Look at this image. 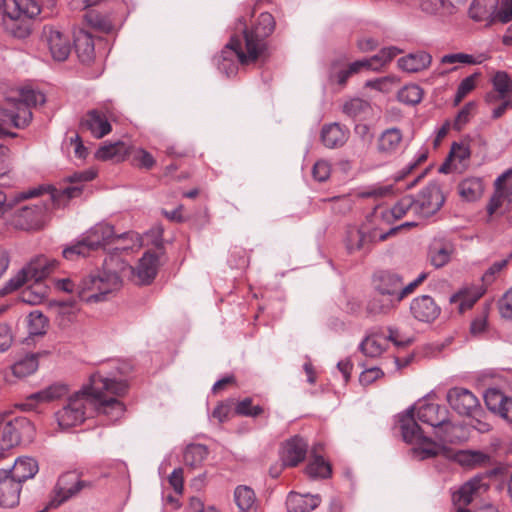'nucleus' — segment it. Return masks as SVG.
<instances>
[{
  "label": "nucleus",
  "instance_id": "nucleus-49",
  "mask_svg": "<svg viewBox=\"0 0 512 512\" xmlns=\"http://www.w3.org/2000/svg\"><path fill=\"white\" fill-rule=\"evenodd\" d=\"M16 103H21L24 107L29 109L32 106L42 105L45 103V95L33 89H21L20 98L14 99Z\"/></svg>",
  "mask_w": 512,
  "mask_h": 512
},
{
  "label": "nucleus",
  "instance_id": "nucleus-26",
  "mask_svg": "<svg viewBox=\"0 0 512 512\" xmlns=\"http://www.w3.org/2000/svg\"><path fill=\"white\" fill-rule=\"evenodd\" d=\"M489 485L483 482L482 476H475L464 483L457 492L453 494V502L455 505L467 506L471 503L473 495L479 490H487Z\"/></svg>",
  "mask_w": 512,
  "mask_h": 512
},
{
  "label": "nucleus",
  "instance_id": "nucleus-18",
  "mask_svg": "<svg viewBox=\"0 0 512 512\" xmlns=\"http://www.w3.org/2000/svg\"><path fill=\"white\" fill-rule=\"evenodd\" d=\"M38 462L31 457H19L10 469H1L0 477L10 476L19 483L32 479L38 472Z\"/></svg>",
  "mask_w": 512,
  "mask_h": 512
},
{
  "label": "nucleus",
  "instance_id": "nucleus-27",
  "mask_svg": "<svg viewBox=\"0 0 512 512\" xmlns=\"http://www.w3.org/2000/svg\"><path fill=\"white\" fill-rule=\"evenodd\" d=\"M74 48L78 59L83 64H90L95 58V45L90 33L80 30L74 38Z\"/></svg>",
  "mask_w": 512,
  "mask_h": 512
},
{
  "label": "nucleus",
  "instance_id": "nucleus-15",
  "mask_svg": "<svg viewBox=\"0 0 512 512\" xmlns=\"http://www.w3.org/2000/svg\"><path fill=\"white\" fill-rule=\"evenodd\" d=\"M127 233L116 235L114 227L107 223H99L93 226L82 238L90 251L98 250L114 239L124 238Z\"/></svg>",
  "mask_w": 512,
  "mask_h": 512
},
{
  "label": "nucleus",
  "instance_id": "nucleus-10",
  "mask_svg": "<svg viewBox=\"0 0 512 512\" xmlns=\"http://www.w3.org/2000/svg\"><path fill=\"white\" fill-rule=\"evenodd\" d=\"M155 246L158 252L152 250L144 252L142 257L139 259L137 266L130 269L138 278L140 285L151 284L158 273L160 254L163 253L164 249L162 240H156Z\"/></svg>",
  "mask_w": 512,
  "mask_h": 512
},
{
  "label": "nucleus",
  "instance_id": "nucleus-44",
  "mask_svg": "<svg viewBox=\"0 0 512 512\" xmlns=\"http://www.w3.org/2000/svg\"><path fill=\"white\" fill-rule=\"evenodd\" d=\"M400 53H402V50L395 46L382 48L379 51V53L368 58L371 65V70H380L384 65L390 62L394 57H396Z\"/></svg>",
  "mask_w": 512,
  "mask_h": 512
},
{
  "label": "nucleus",
  "instance_id": "nucleus-22",
  "mask_svg": "<svg viewBox=\"0 0 512 512\" xmlns=\"http://www.w3.org/2000/svg\"><path fill=\"white\" fill-rule=\"evenodd\" d=\"M321 502L319 494H300L292 491L286 498V508L288 512H310L316 509Z\"/></svg>",
  "mask_w": 512,
  "mask_h": 512
},
{
  "label": "nucleus",
  "instance_id": "nucleus-60",
  "mask_svg": "<svg viewBox=\"0 0 512 512\" xmlns=\"http://www.w3.org/2000/svg\"><path fill=\"white\" fill-rule=\"evenodd\" d=\"M441 63L443 64H454V63H464V64H479L481 61H477L472 55L465 53H454L447 54L441 58Z\"/></svg>",
  "mask_w": 512,
  "mask_h": 512
},
{
  "label": "nucleus",
  "instance_id": "nucleus-17",
  "mask_svg": "<svg viewBox=\"0 0 512 512\" xmlns=\"http://www.w3.org/2000/svg\"><path fill=\"white\" fill-rule=\"evenodd\" d=\"M307 448V442L299 435H295L286 440L283 444L280 455L283 465L287 467H296L305 459Z\"/></svg>",
  "mask_w": 512,
  "mask_h": 512
},
{
  "label": "nucleus",
  "instance_id": "nucleus-19",
  "mask_svg": "<svg viewBox=\"0 0 512 512\" xmlns=\"http://www.w3.org/2000/svg\"><path fill=\"white\" fill-rule=\"evenodd\" d=\"M80 128L91 132L95 138H102L112 130L106 116L97 109L89 110L80 121Z\"/></svg>",
  "mask_w": 512,
  "mask_h": 512
},
{
  "label": "nucleus",
  "instance_id": "nucleus-33",
  "mask_svg": "<svg viewBox=\"0 0 512 512\" xmlns=\"http://www.w3.org/2000/svg\"><path fill=\"white\" fill-rule=\"evenodd\" d=\"M398 300L376 293L366 305V313L370 316L387 315L396 308Z\"/></svg>",
  "mask_w": 512,
  "mask_h": 512
},
{
  "label": "nucleus",
  "instance_id": "nucleus-43",
  "mask_svg": "<svg viewBox=\"0 0 512 512\" xmlns=\"http://www.w3.org/2000/svg\"><path fill=\"white\" fill-rule=\"evenodd\" d=\"M453 249L450 244H442L438 246L434 243L430 247L429 256L431 264L436 268H441L450 261Z\"/></svg>",
  "mask_w": 512,
  "mask_h": 512
},
{
  "label": "nucleus",
  "instance_id": "nucleus-21",
  "mask_svg": "<svg viewBox=\"0 0 512 512\" xmlns=\"http://www.w3.org/2000/svg\"><path fill=\"white\" fill-rule=\"evenodd\" d=\"M493 90L486 93L484 100L494 104L500 99L512 97V79L506 71H497L491 79Z\"/></svg>",
  "mask_w": 512,
  "mask_h": 512
},
{
  "label": "nucleus",
  "instance_id": "nucleus-48",
  "mask_svg": "<svg viewBox=\"0 0 512 512\" xmlns=\"http://www.w3.org/2000/svg\"><path fill=\"white\" fill-rule=\"evenodd\" d=\"M29 334L38 336L46 333L48 318L40 311H32L28 315Z\"/></svg>",
  "mask_w": 512,
  "mask_h": 512
},
{
  "label": "nucleus",
  "instance_id": "nucleus-62",
  "mask_svg": "<svg viewBox=\"0 0 512 512\" xmlns=\"http://www.w3.org/2000/svg\"><path fill=\"white\" fill-rule=\"evenodd\" d=\"M489 460V456L480 451H469L463 453L461 462L467 465H481L486 463Z\"/></svg>",
  "mask_w": 512,
  "mask_h": 512
},
{
  "label": "nucleus",
  "instance_id": "nucleus-28",
  "mask_svg": "<svg viewBox=\"0 0 512 512\" xmlns=\"http://www.w3.org/2000/svg\"><path fill=\"white\" fill-rule=\"evenodd\" d=\"M21 492V483L10 476L0 477V505L11 508L18 504Z\"/></svg>",
  "mask_w": 512,
  "mask_h": 512
},
{
  "label": "nucleus",
  "instance_id": "nucleus-32",
  "mask_svg": "<svg viewBox=\"0 0 512 512\" xmlns=\"http://www.w3.org/2000/svg\"><path fill=\"white\" fill-rule=\"evenodd\" d=\"M99 392V399L95 401L93 406V412L96 410L98 413H103L112 418H119L125 411V405L123 402L116 398H106L102 396L101 391L96 389L93 393Z\"/></svg>",
  "mask_w": 512,
  "mask_h": 512
},
{
  "label": "nucleus",
  "instance_id": "nucleus-23",
  "mask_svg": "<svg viewBox=\"0 0 512 512\" xmlns=\"http://www.w3.org/2000/svg\"><path fill=\"white\" fill-rule=\"evenodd\" d=\"M450 415L449 410L435 403H424L417 410V419L432 427L445 425L446 417Z\"/></svg>",
  "mask_w": 512,
  "mask_h": 512
},
{
  "label": "nucleus",
  "instance_id": "nucleus-24",
  "mask_svg": "<svg viewBox=\"0 0 512 512\" xmlns=\"http://www.w3.org/2000/svg\"><path fill=\"white\" fill-rule=\"evenodd\" d=\"M87 386L92 387L91 391L99 389L102 396H104V392H110L116 396H123L128 390V384L125 380L105 378L100 374H92Z\"/></svg>",
  "mask_w": 512,
  "mask_h": 512
},
{
  "label": "nucleus",
  "instance_id": "nucleus-14",
  "mask_svg": "<svg viewBox=\"0 0 512 512\" xmlns=\"http://www.w3.org/2000/svg\"><path fill=\"white\" fill-rule=\"evenodd\" d=\"M374 291L383 296H390L397 300L403 278L398 273L389 270H380L372 278Z\"/></svg>",
  "mask_w": 512,
  "mask_h": 512
},
{
  "label": "nucleus",
  "instance_id": "nucleus-13",
  "mask_svg": "<svg viewBox=\"0 0 512 512\" xmlns=\"http://www.w3.org/2000/svg\"><path fill=\"white\" fill-rule=\"evenodd\" d=\"M417 201V208L419 213L425 217L435 214L443 206L445 197L437 182H430L423 188L418 196L415 198Z\"/></svg>",
  "mask_w": 512,
  "mask_h": 512
},
{
  "label": "nucleus",
  "instance_id": "nucleus-42",
  "mask_svg": "<svg viewBox=\"0 0 512 512\" xmlns=\"http://www.w3.org/2000/svg\"><path fill=\"white\" fill-rule=\"evenodd\" d=\"M47 296V286L36 282L21 292L22 302L30 305L40 304Z\"/></svg>",
  "mask_w": 512,
  "mask_h": 512
},
{
  "label": "nucleus",
  "instance_id": "nucleus-2",
  "mask_svg": "<svg viewBox=\"0 0 512 512\" xmlns=\"http://www.w3.org/2000/svg\"><path fill=\"white\" fill-rule=\"evenodd\" d=\"M132 269L118 254L108 255L101 270L82 279L79 288L80 300L97 303L106 300V296L122 285V273Z\"/></svg>",
  "mask_w": 512,
  "mask_h": 512
},
{
  "label": "nucleus",
  "instance_id": "nucleus-63",
  "mask_svg": "<svg viewBox=\"0 0 512 512\" xmlns=\"http://www.w3.org/2000/svg\"><path fill=\"white\" fill-rule=\"evenodd\" d=\"M312 175L319 182L326 181L330 176V165L326 161H317L313 166Z\"/></svg>",
  "mask_w": 512,
  "mask_h": 512
},
{
  "label": "nucleus",
  "instance_id": "nucleus-50",
  "mask_svg": "<svg viewBox=\"0 0 512 512\" xmlns=\"http://www.w3.org/2000/svg\"><path fill=\"white\" fill-rule=\"evenodd\" d=\"M370 109V104L366 100L353 98L343 105V113L351 118H356Z\"/></svg>",
  "mask_w": 512,
  "mask_h": 512
},
{
  "label": "nucleus",
  "instance_id": "nucleus-4",
  "mask_svg": "<svg viewBox=\"0 0 512 512\" xmlns=\"http://www.w3.org/2000/svg\"><path fill=\"white\" fill-rule=\"evenodd\" d=\"M399 429L404 442L408 444H427L428 447H413L411 452L420 460L434 458L447 448L443 444L435 442L432 438L424 435L421 426L415 418V407H409L404 414L399 416Z\"/></svg>",
  "mask_w": 512,
  "mask_h": 512
},
{
  "label": "nucleus",
  "instance_id": "nucleus-46",
  "mask_svg": "<svg viewBox=\"0 0 512 512\" xmlns=\"http://www.w3.org/2000/svg\"><path fill=\"white\" fill-rule=\"evenodd\" d=\"M397 98L404 104L415 106L423 98V89L417 84L406 85L399 90Z\"/></svg>",
  "mask_w": 512,
  "mask_h": 512
},
{
  "label": "nucleus",
  "instance_id": "nucleus-7",
  "mask_svg": "<svg viewBox=\"0 0 512 512\" xmlns=\"http://www.w3.org/2000/svg\"><path fill=\"white\" fill-rule=\"evenodd\" d=\"M96 175L97 172L94 169L74 172L72 175H69L65 178L67 182L72 184L71 186L65 187L62 190H57L52 187H48L46 189L45 187L41 186L43 188L42 192L46 191L48 193V198L46 200L53 210L65 205L68 200L79 197L84 188L83 183L93 180ZM42 194L43 193L40 195Z\"/></svg>",
  "mask_w": 512,
  "mask_h": 512
},
{
  "label": "nucleus",
  "instance_id": "nucleus-41",
  "mask_svg": "<svg viewBox=\"0 0 512 512\" xmlns=\"http://www.w3.org/2000/svg\"><path fill=\"white\" fill-rule=\"evenodd\" d=\"M234 500L240 512H249L254 507L256 496L253 489L240 485L234 491Z\"/></svg>",
  "mask_w": 512,
  "mask_h": 512
},
{
  "label": "nucleus",
  "instance_id": "nucleus-3",
  "mask_svg": "<svg viewBox=\"0 0 512 512\" xmlns=\"http://www.w3.org/2000/svg\"><path fill=\"white\" fill-rule=\"evenodd\" d=\"M2 20L6 29L16 38L24 39L31 34V20L40 14L37 0L23 3L20 0H0Z\"/></svg>",
  "mask_w": 512,
  "mask_h": 512
},
{
  "label": "nucleus",
  "instance_id": "nucleus-59",
  "mask_svg": "<svg viewBox=\"0 0 512 512\" xmlns=\"http://www.w3.org/2000/svg\"><path fill=\"white\" fill-rule=\"evenodd\" d=\"M361 352L368 357H377L382 354L384 348L374 337H366L360 344Z\"/></svg>",
  "mask_w": 512,
  "mask_h": 512
},
{
  "label": "nucleus",
  "instance_id": "nucleus-57",
  "mask_svg": "<svg viewBox=\"0 0 512 512\" xmlns=\"http://www.w3.org/2000/svg\"><path fill=\"white\" fill-rule=\"evenodd\" d=\"M445 423V425H436L434 427V435L443 445L454 442L453 431L456 429V425L450 421L449 416L446 417Z\"/></svg>",
  "mask_w": 512,
  "mask_h": 512
},
{
  "label": "nucleus",
  "instance_id": "nucleus-5",
  "mask_svg": "<svg viewBox=\"0 0 512 512\" xmlns=\"http://www.w3.org/2000/svg\"><path fill=\"white\" fill-rule=\"evenodd\" d=\"M87 384L68 398V403L56 413L62 428L79 425L93 414L92 404L99 399V392L93 393Z\"/></svg>",
  "mask_w": 512,
  "mask_h": 512
},
{
  "label": "nucleus",
  "instance_id": "nucleus-52",
  "mask_svg": "<svg viewBox=\"0 0 512 512\" xmlns=\"http://www.w3.org/2000/svg\"><path fill=\"white\" fill-rule=\"evenodd\" d=\"M481 191V184L478 180L466 179L459 184V193L467 201L476 200Z\"/></svg>",
  "mask_w": 512,
  "mask_h": 512
},
{
  "label": "nucleus",
  "instance_id": "nucleus-51",
  "mask_svg": "<svg viewBox=\"0 0 512 512\" xmlns=\"http://www.w3.org/2000/svg\"><path fill=\"white\" fill-rule=\"evenodd\" d=\"M413 209L419 213L417 208V201L412 195L402 197L391 209L392 215L396 219L402 218L408 210Z\"/></svg>",
  "mask_w": 512,
  "mask_h": 512
},
{
  "label": "nucleus",
  "instance_id": "nucleus-53",
  "mask_svg": "<svg viewBox=\"0 0 512 512\" xmlns=\"http://www.w3.org/2000/svg\"><path fill=\"white\" fill-rule=\"evenodd\" d=\"M476 107L477 103L475 101H469L466 103L457 113L453 123V129L456 131H461L463 126L470 121Z\"/></svg>",
  "mask_w": 512,
  "mask_h": 512
},
{
  "label": "nucleus",
  "instance_id": "nucleus-36",
  "mask_svg": "<svg viewBox=\"0 0 512 512\" xmlns=\"http://www.w3.org/2000/svg\"><path fill=\"white\" fill-rule=\"evenodd\" d=\"M209 450L203 444H189L184 450V463L190 468H197L202 465L207 458Z\"/></svg>",
  "mask_w": 512,
  "mask_h": 512
},
{
  "label": "nucleus",
  "instance_id": "nucleus-56",
  "mask_svg": "<svg viewBox=\"0 0 512 512\" xmlns=\"http://www.w3.org/2000/svg\"><path fill=\"white\" fill-rule=\"evenodd\" d=\"M90 252L91 251L88 249V246L84 242L83 238H81V240L77 241L75 244L64 248L62 255L67 260H75L78 257L88 256Z\"/></svg>",
  "mask_w": 512,
  "mask_h": 512
},
{
  "label": "nucleus",
  "instance_id": "nucleus-64",
  "mask_svg": "<svg viewBox=\"0 0 512 512\" xmlns=\"http://www.w3.org/2000/svg\"><path fill=\"white\" fill-rule=\"evenodd\" d=\"M384 375L383 371L378 367H372L366 369L360 374L359 382L363 386L370 385L375 380L379 379Z\"/></svg>",
  "mask_w": 512,
  "mask_h": 512
},
{
  "label": "nucleus",
  "instance_id": "nucleus-12",
  "mask_svg": "<svg viewBox=\"0 0 512 512\" xmlns=\"http://www.w3.org/2000/svg\"><path fill=\"white\" fill-rule=\"evenodd\" d=\"M41 39L46 43L52 58L55 61H65L71 53V42L68 35L53 26H44Z\"/></svg>",
  "mask_w": 512,
  "mask_h": 512
},
{
  "label": "nucleus",
  "instance_id": "nucleus-11",
  "mask_svg": "<svg viewBox=\"0 0 512 512\" xmlns=\"http://www.w3.org/2000/svg\"><path fill=\"white\" fill-rule=\"evenodd\" d=\"M86 486H88V483L80 480L76 471H69L62 474L55 486V496L50 500V506L58 507Z\"/></svg>",
  "mask_w": 512,
  "mask_h": 512
},
{
  "label": "nucleus",
  "instance_id": "nucleus-38",
  "mask_svg": "<svg viewBox=\"0 0 512 512\" xmlns=\"http://www.w3.org/2000/svg\"><path fill=\"white\" fill-rule=\"evenodd\" d=\"M42 187L31 188L27 191L16 193L12 199H8L7 195L0 190V217L8 210L11 209L17 203L40 196L42 193Z\"/></svg>",
  "mask_w": 512,
  "mask_h": 512
},
{
  "label": "nucleus",
  "instance_id": "nucleus-1",
  "mask_svg": "<svg viewBox=\"0 0 512 512\" xmlns=\"http://www.w3.org/2000/svg\"><path fill=\"white\" fill-rule=\"evenodd\" d=\"M238 33H234L219 56L215 57L220 72L227 77L235 75L238 65L245 66L258 61L266 62L270 56L267 38L275 29V19L268 12L261 13L255 22L247 25L245 19H238Z\"/></svg>",
  "mask_w": 512,
  "mask_h": 512
},
{
  "label": "nucleus",
  "instance_id": "nucleus-16",
  "mask_svg": "<svg viewBox=\"0 0 512 512\" xmlns=\"http://www.w3.org/2000/svg\"><path fill=\"white\" fill-rule=\"evenodd\" d=\"M410 312L417 321L432 323L439 317L441 308L430 295H421L411 301Z\"/></svg>",
  "mask_w": 512,
  "mask_h": 512
},
{
  "label": "nucleus",
  "instance_id": "nucleus-35",
  "mask_svg": "<svg viewBox=\"0 0 512 512\" xmlns=\"http://www.w3.org/2000/svg\"><path fill=\"white\" fill-rule=\"evenodd\" d=\"M69 393V388L63 383H54L45 389L33 393L29 396V400H36L40 402H50L60 399Z\"/></svg>",
  "mask_w": 512,
  "mask_h": 512
},
{
  "label": "nucleus",
  "instance_id": "nucleus-30",
  "mask_svg": "<svg viewBox=\"0 0 512 512\" xmlns=\"http://www.w3.org/2000/svg\"><path fill=\"white\" fill-rule=\"evenodd\" d=\"M375 232L366 234L361 229L351 227L346 231L345 246L349 254L356 251L368 250V245L375 241Z\"/></svg>",
  "mask_w": 512,
  "mask_h": 512
},
{
  "label": "nucleus",
  "instance_id": "nucleus-61",
  "mask_svg": "<svg viewBox=\"0 0 512 512\" xmlns=\"http://www.w3.org/2000/svg\"><path fill=\"white\" fill-rule=\"evenodd\" d=\"M498 309L503 318L512 320V287L499 299Z\"/></svg>",
  "mask_w": 512,
  "mask_h": 512
},
{
  "label": "nucleus",
  "instance_id": "nucleus-39",
  "mask_svg": "<svg viewBox=\"0 0 512 512\" xmlns=\"http://www.w3.org/2000/svg\"><path fill=\"white\" fill-rule=\"evenodd\" d=\"M38 357L39 353H30L18 360L12 366L13 374L18 378H22L34 373L39 365Z\"/></svg>",
  "mask_w": 512,
  "mask_h": 512
},
{
  "label": "nucleus",
  "instance_id": "nucleus-45",
  "mask_svg": "<svg viewBox=\"0 0 512 512\" xmlns=\"http://www.w3.org/2000/svg\"><path fill=\"white\" fill-rule=\"evenodd\" d=\"M87 23L104 33H110L113 30V24L108 16L102 15L96 10L90 9L84 15Z\"/></svg>",
  "mask_w": 512,
  "mask_h": 512
},
{
  "label": "nucleus",
  "instance_id": "nucleus-55",
  "mask_svg": "<svg viewBox=\"0 0 512 512\" xmlns=\"http://www.w3.org/2000/svg\"><path fill=\"white\" fill-rule=\"evenodd\" d=\"M512 259V252L505 258L500 261L494 262L483 274L482 281L485 285L492 284L496 276L508 265L510 260Z\"/></svg>",
  "mask_w": 512,
  "mask_h": 512
},
{
  "label": "nucleus",
  "instance_id": "nucleus-54",
  "mask_svg": "<svg viewBox=\"0 0 512 512\" xmlns=\"http://www.w3.org/2000/svg\"><path fill=\"white\" fill-rule=\"evenodd\" d=\"M419 5L422 11L435 14L440 10L451 12L453 4L449 0H419Z\"/></svg>",
  "mask_w": 512,
  "mask_h": 512
},
{
  "label": "nucleus",
  "instance_id": "nucleus-29",
  "mask_svg": "<svg viewBox=\"0 0 512 512\" xmlns=\"http://www.w3.org/2000/svg\"><path fill=\"white\" fill-rule=\"evenodd\" d=\"M498 8V0H473L469 7V16L477 22H495V13Z\"/></svg>",
  "mask_w": 512,
  "mask_h": 512
},
{
  "label": "nucleus",
  "instance_id": "nucleus-58",
  "mask_svg": "<svg viewBox=\"0 0 512 512\" xmlns=\"http://www.w3.org/2000/svg\"><path fill=\"white\" fill-rule=\"evenodd\" d=\"M497 192L504 191L505 198L512 201V169L500 175L494 182Z\"/></svg>",
  "mask_w": 512,
  "mask_h": 512
},
{
  "label": "nucleus",
  "instance_id": "nucleus-47",
  "mask_svg": "<svg viewBox=\"0 0 512 512\" xmlns=\"http://www.w3.org/2000/svg\"><path fill=\"white\" fill-rule=\"evenodd\" d=\"M509 397L505 396L503 392L497 388H489L484 393V401L487 408L493 412L499 414L503 409L506 401Z\"/></svg>",
  "mask_w": 512,
  "mask_h": 512
},
{
  "label": "nucleus",
  "instance_id": "nucleus-34",
  "mask_svg": "<svg viewBox=\"0 0 512 512\" xmlns=\"http://www.w3.org/2000/svg\"><path fill=\"white\" fill-rule=\"evenodd\" d=\"M129 153V147L121 141L105 144L95 153V158L101 161L115 160L116 162L124 160Z\"/></svg>",
  "mask_w": 512,
  "mask_h": 512
},
{
  "label": "nucleus",
  "instance_id": "nucleus-6",
  "mask_svg": "<svg viewBox=\"0 0 512 512\" xmlns=\"http://www.w3.org/2000/svg\"><path fill=\"white\" fill-rule=\"evenodd\" d=\"M2 448L10 449L22 442H31L35 435L33 423L25 417H11L0 414Z\"/></svg>",
  "mask_w": 512,
  "mask_h": 512
},
{
  "label": "nucleus",
  "instance_id": "nucleus-31",
  "mask_svg": "<svg viewBox=\"0 0 512 512\" xmlns=\"http://www.w3.org/2000/svg\"><path fill=\"white\" fill-rule=\"evenodd\" d=\"M431 62L432 57L429 53L418 51L399 58L397 64L403 71L416 73L428 68Z\"/></svg>",
  "mask_w": 512,
  "mask_h": 512
},
{
  "label": "nucleus",
  "instance_id": "nucleus-40",
  "mask_svg": "<svg viewBox=\"0 0 512 512\" xmlns=\"http://www.w3.org/2000/svg\"><path fill=\"white\" fill-rule=\"evenodd\" d=\"M306 473L311 478H329L332 474L331 464L320 455H314L306 466Z\"/></svg>",
  "mask_w": 512,
  "mask_h": 512
},
{
  "label": "nucleus",
  "instance_id": "nucleus-8",
  "mask_svg": "<svg viewBox=\"0 0 512 512\" xmlns=\"http://www.w3.org/2000/svg\"><path fill=\"white\" fill-rule=\"evenodd\" d=\"M51 211L52 208L47 200L32 206L25 205L14 212L11 224L21 230H38L45 225Z\"/></svg>",
  "mask_w": 512,
  "mask_h": 512
},
{
  "label": "nucleus",
  "instance_id": "nucleus-20",
  "mask_svg": "<svg viewBox=\"0 0 512 512\" xmlns=\"http://www.w3.org/2000/svg\"><path fill=\"white\" fill-rule=\"evenodd\" d=\"M58 261L55 259H48L41 255L31 260L30 263L22 268L28 281L33 280L42 282L48 277L57 267Z\"/></svg>",
  "mask_w": 512,
  "mask_h": 512
},
{
  "label": "nucleus",
  "instance_id": "nucleus-9",
  "mask_svg": "<svg viewBox=\"0 0 512 512\" xmlns=\"http://www.w3.org/2000/svg\"><path fill=\"white\" fill-rule=\"evenodd\" d=\"M446 400L450 407L461 416L473 417L481 414L478 398L468 389L453 387L448 390Z\"/></svg>",
  "mask_w": 512,
  "mask_h": 512
},
{
  "label": "nucleus",
  "instance_id": "nucleus-37",
  "mask_svg": "<svg viewBox=\"0 0 512 512\" xmlns=\"http://www.w3.org/2000/svg\"><path fill=\"white\" fill-rule=\"evenodd\" d=\"M402 141V133L398 128L385 130L378 139V150L383 153H392L397 150Z\"/></svg>",
  "mask_w": 512,
  "mask_h": 512
},
{
  "label": "nucleus",
  "instance_id": "nucleus-25",
  "mask_svg": "<svg viewBox=\"0 0 512 512\" xmlns=\"http://www.w3.org/2000/svg\"><path fill=\"white\" fill-rule=\"evenodd\" d=\"M349 130L339 123L325 124L320 133L323 145L333 149L343 146L348 140Z\"/></svg>",
  "mask_w": 512,
  "mask_h": 512
}]
</instances>
